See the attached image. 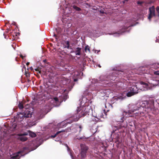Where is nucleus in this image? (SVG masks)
Instances as JSON below:
<instances>
[{"label":"nucleus","mask_w":159,"mask_h":159,"mask_svg":"<svg viewBox=\"0 0 159 159\" xmlns=\"http://www.w3.org/2000/svg\"><path fill=\"white\" fill-rule=\"evenodd\" d=\"M139 110L137 115L143 116L145 113L152 112L154 114H156L158 112V109L154 107V102L153 101H144L136 105L132 106L131 109L128 111L127 113L129 115L134 112L135 111Z\"/></svg>","instance_id":"obj_1"},{"label":"nucleus","mask_w":159,"mask_h":159,"mask_svg":"<svg viewBox=\"0 0 159 159\" xmlns=\"http://www.w3.org/2000/svg\"><path fill=\"white\" fill-rule=\"evenodd\" d=\"M113 131L111 132V134L113 135V138L115 143L119 144L121 143L120 139V133L119 129H121V127L120 126L112 125Z\"/></svg>","instance_id":"obj_2"},{"label":"nucleus","mask_w":159,"mask_h":159,"mask_svg":"<svg viewBox=\"0 0 159 159\" xmlns=\"http://www.w3.org/2000/svg\"><path fill=\"white\" fill-rule=\"evenodd\" d=\"M82 108L81 107H78V109L77 110V114H76V116L78 115V117H77V118L75 120V121H77L78 120L80 117H81L83 116H85L86 115H89V114L90 112V111H92V110L89 109L88 108H86L84 111L82 110Z\"/></svg>","instance_id":"obj_3"},{"label":"nucleus","mask_w":159,"mask_h":159,"mask_svg":"<svg viewBox=\"0 0 159 159\" xmlns=\"http://www.w3.org/2000/svg\"><path fill=\"white\" fill-rule=\"evenodd\" d=\"M32 114L30 111L27 110L25 113H18L17 115V117L20 121H22L24 118L30 117L32 116Z\"/></svg>","instance_id":"obj_4"},{"label":"nucleus","mask_w":159,"mask_h":159,"mask_svg":"<svg viewBox=\"0 0 159 159\" xmlns=\"http://www.w3.org/2000/svg\"><path fill=\"white\" fill-rule=\"evenodd\" d=\"M130 116H131L129 115L127 111H124L121 114H120L116 116V120L117 122H122L125 119V118Z\"/></svg>","instance_id":"obj_5"},{"label":"nucleus","mask_w":159,"mask_h":159,"mask_svg":"<svg viewBox=\"0 0 159 159\" xmlns=\"http://www.w3.org/2000/svg\"><path fill=\"white\" fill-rule=\"evenodd\" d=\"M28 150V148L27 147H24L23 148L21 151L11 155V158L13 159H19L20 157L19 154H20L21 156L24 155L27 153V152H26L25 151Z\"/></svg>","instance_id":"obj_6"},{"label":"nucleus","mask_w":159,"mask_h":159,"mask_svg":"<svg viewBox=\"0 0 159 159\" xmlns=\"http://www.w3.org/2000/svg\"><path fill=\"white\" fill-rule=\"evenodd\" d=\"M81 152L80 154L82 158H85L86 155V153L89 149L88 147L84 144H80Z\"/></svg>","instance_id":"obj_7"},{"label":"nucleus","mask_w":159,"mask_h":159,"mask_svg":"<svg viewBox=\"0 0 159 159\" xmlns=\"http://www.w3.org/2000/svg\"><path fill=\"white\" fill-rule=\"evenodd\" d=\"M149 13L148 17V19L150 20L153 16H155V10L154 6H152L149 8Z\"/></svg>","instance_id":"obj_8"},{"label":"nucleus","mask_w":159,"mask_h":159,"mask_svg":"<svg viewBox=\"0 0 159 159\" xmlns=\"http://www.w3.org/2000/svg\"><path fill=\"white\" fill-rule=\"evenodd\" d=\"M129 90L131 92H134L135 94L138 93L137 91L138 90L137 87L136 86L133 85L129 87Z\"/></svg>","instance_id":"obj_9"},{"label":"nucleus","mask_w":159,"mask_h":159,"mask_svg":"<svg viewBox=\"0 0 159 159\" xmlns=\"http://www.w3.org/2000/svg\"><path fill=\"white\" fill-rule=\"evenodd\" d=\"M53 105L55 107H58L60 105V102L59 101L58 98L57 97L53 98Z\"/></svg>","instance_id":"obj_10"},{"label":"nucleus","mask_w":159,"mask_h":159,"mask_svg":"<svg viewBox=\"0 0 159 159\" xmlns=\"http://www.w3.org/2000/svg\"><path fill=\"white\" fill-rule=\"evenodd\" d=\"M81 48L78 47L76 48L75 52L76 55H80L81 54Z\"/></svg>","instance_id":"obj_11"},{"label":"nucleus","mask_w":159,"mask_h":159,"mask_svg":"<svg viewBox=\"0 0 159 159\" xmlns=\"http://www.w3.org/2000/svg\"><path fill=\"white\" fill-rule=\"evenodd\" d=\"M18 139L22 142H24L26 141L27 140L28 138L26 137L22 136H19Z\"/></svg>","instance_id":"obj_12"},{"label":"nucleus","mask_w":159,"mask_h":159,"mask_svg":"<svg viewBox=\"0 0 159 159\" xmlns=\"http://www.w3.org/2000/svg\"><path fill=\"white\" fill-rule=\"evenodd\" d=\"M128 92L127 93L126 95L128 97H130L132 95L135 94L134 93V92H132L128 90Z\"/></svg>","instance_id":"obj_13"},{"label":"nucleus","mask_w":159,"mask_h":159,"mask_svg":"<svg viewBox=\"0 0 159 159\" xmlns=\"http://www.w3.org/2000/svg\"><path fill=\"white\" fill-rule=\"evenodd\" d=\"M84 51L86 52H90V47L88 45H87L85 46L84 48Z\"/></svg>","instance_id":"obj_14"},{"label":"nucleus","mask_w":159,"mask_h":159,"mask_svg":"<svg viewBox=\"0 0 159 159\" xmlns=\"http://www.w3.org/2000/svg\"><path fill=\"white\" fill-rule=\"evenodd\" d=\"M65 132V130H62L61 131H58L55 134H54V135H51V137L52 138H55L58 134H59L60 133L62 132Z\"/></svg>","instance_id":"obj_15"},{"label":"nucleus","mask_w":159,"mask_h":159,"mask_svg":"<svg viewBox=\"0 0 159 159\" xmlns=\"http://www.w3.org/2000/svg\"><path fill=\"white\" fill-rule=\"evenodd\" d=\"M18 107L20 109H21L23 108V103L22 102H19Z\"/></svg>","instance_id":"obj_16"},{"label":"nucleus","mask_w":159,"mask_h":159,"mask_svg":"<svg viewBox=\"0 0 159 159\" xmlns=\"http://www.w3.org/2000/svg\"><path fill=\"white\" fill-rule=\"evenodd\" d=\"M72 7L73 8H74L75 10L76 11H80L81 10V9L79 7H77V6H76L75 5H74L73 6H72Z\"/></svg>","instance_id":"obj_17"},{"label":"nucleus","mask_w":159,"mask_h":159,"mask_svg":"<svg viewBox=\"0 0 159 159\" xmlns=\"http://www.w3.org/2000/svg\"><path fill=\"white\" fill-rule=\"evenodd\" d=\"M66 46H65V48H69L70 46V42L68 41L66 42Z\"/></svg>","instance_id":"obj_18"},{"label":"nucleus","mask_w":159,"mask_h":159,"mask_svg":"<svg viewBox=\"0 0 159 159\" xmlns=\"http://www.w3.org/2000/svg\"><path fill=\"white\" fill-rule=\"evenodd\" d=\"M30 135L31 137H35L36 136V134L35 133H34V132H31L30 133Z\"/></svg>","instance_id":"obj_19"},{"label":"nucleus","mask_w":159,"mask_h":159,"mask_svg":"<svg viewBox=\"0 0 159 159\" xmlns=\"http://www.w3.org/2000/svg\"><path fill=\"white\" fill-rule=\"evenodd\" d=\"M130 26V25H129L128 26H124L122 27V30H127L128 28V27Z\"/></svg>","instance_id":"obj_20"},{"label":"nucleus","mask_w":159,"mask_h":159,"mask_svg":"<svg viewBox=\"0 0 159 159\" xmlns=\"http://www.w3.org/2000/svg\"><path fill=\"white\" fill-rule=\"evenodd\" d=\"M144 2L143 1H138L137 2V3L138 5H139L140 6H142V5L143 3Z\"/></svg>","instance_id":"obj_21"},{"label":"nucleus","mask_w":159,"mask_h":159,"mask_svg":"<svg viewBox=\"0 0 159 159\" xmlns=\"http://www.w3.org/2000/svg\"><path fill=\"white\" fill-rule=\"evenodd\" d=\"M156 11L158 13L157 16L158 17H159V7L157 6V7L156 8Z\"/></svg>","instance_id":"obj_22"},{"label":"nucleus","mask_w":159,"mask_h":159,"mask_svg":"<svg viewBox=\"0 0 159 159\" xmlns=\"http://www.w3.org/2000/svg\"><path fill=\"white\" fill-rule=\"evenodd\" d=\"M28 135V133H25L22 134H19L18 135L19 136H24L25 135Z\"/></svg>","instance_id":"obj_23"},{"label":"nucleus","mask_w":159,"mask_h":159,"mask_svg":"<svg viewBox=\"0 0 159 159\" xmlns=\"http://www.w3.org/2000/svg\"><path fill=\"white\" fill-rule=\"evenodd\" d=\"M25 74L27 78L30 77V74L29 72H25Z\"/></svg>","instance_id":"obj_24"},{"label":"nucleus","mask_w":159,"mask_h":159,"mask_svg":"<svg viewBox=\"0 0 159 159\" xmlns=\"http://www.w3.org/2000/svg\"><path fill=\"white\" fill-rule=\"evenodd\" d=\"M128 1L129 0H123V1H122L121 2L125 4V3H127L128 2Z\"/></svg>","instance_id":"obj_25"},{"label":"nucleus","mask_w":159,"mask_h":159,"mask_svg":"<svg viewBox=\"0 0 159 159\" xmlns=\"http://www.w3.org/2000/svg\"><path fill=\"white\" fill-rule=\"evenodd\" d=\"M76 139L79 140L82 139H84V137L82 136L81 137H78V138H77Z\"/></svg>","instance_id":"obj_26"},{"label":"nucleus","mask_w":159,"mask_h":159,"mask_svg":"<svg viewBox=\"0 0 159 159\" xmlns=\"http://www.w3.org/2000/svg\"><path fill=\"white\" fill-rule=\"evenodd\" d=\"M79 128H80V130H79V132H80V131H81V129H82V126H81V125H80V126H79Z\"/></svg>","instance_id":"obj_27"},{"label":"nucleus","mask_w":159,"mask_h":159,"mask_svg":"<svg viewBox=\"0 0 159 159\" xmlns=\"http://www.w3.org/2000/svg\"><path fill=\"white\" fill-rule=\"evenodd\" d=\"M85 4L86 5H87L88 6H90V4H89L88 3H85Z\"/></svg>","instance_id":"obj_28"},{"label":"nucleus","mask_w":159,"mask_h":159,"mask_svg":"<svg viewBox=\"0 0 159 159\" xmlns=\"http://www.w3.org/2000/svg\"><path fill=\"white\" fill-rule=\"evenodd\" d=\"M31 82V80H28V83L30 84V83ZM29 84H28V85H29Z\"/></svg>","instance_id":"obj_29"},{"label":"nucleus","mask_w":159,"mask_h":159,"mask_svg":"<svg viewBox=\"0 0 159 159\" xmlns=\"http://www.w3.org/2000/svg\"><path fill=\"white\" fill-rule=\"evenodd\" d=\"M100 13H102V14H103V13H104V12L103 11H102V10L101 11H100Z\"/></svg>","instance_id":"obj_30"},{"label":"nucleus","mask_w":159,"mask_h":159,"mask_svg":"<svg viewBox=\"0 0 159 159\" xmlns=\"http://www.w3.org/2000/svg\"><path fill=\"white\" fill-rule=\"evenodd\" d=\"M53 36H54V37H55V38H56V39H57V35H56V34H54Z\"/></svg>","instance_id":"obj_31"},{"label":"nucleus","mask_w":159,"mask_h":159,"mask_svg":"<svg viewBox=\"0 0 159 159\" xmlns=\"http://www.w3.org/2000/svg\"><path fill=\"white\" fill-rule=\"evenodd\" d=\"M155 73H156V74L157 75H159V71L156 72H155Z\"/></svg>","instance_id":"obj_32"},{"label":"nucleus","mask_w":159,"mask_h":159,"mask_svg":"<svg viewBox=\"0 0 159 159\" xmlns=\"http://www.w3.org/2000/svg\"><path fill=\"white\" fill-rule=\"evenodd\" d=\"M20 56L22 58V59H23L24 57L21 54L20 55Z\"/></svg>","instance_id":"obj_33"},{"label":"nucleus","mask_w":159,"mask_h":159,"mask_svg":"<svg viewBox=\"0 0 159 159\" xmlns=\"http://www.w3.org/2000/svg\"><path fill=\"white\" fill-rule=\"evenodd\" d=\"M77 80H78L77 79H74V81H75V82L77 81Z\"/></svg>","instance_id":"obj_34"},{"label":"nucleus","mask_w":159,"mask_h":159,"mask_svg":"<svg viewBox=\"0 0 159 159\" xmlns=\"http://www.w3.org/2000/svg\"><path fill=\"white\" fill-rule=\"evenodd\" d=\"M30 70H33V67H30Z\"/></svg>","instance_id":"obj_35"},{"label":"nucleus","mask_w":159,"mask_h":159,"mask_svg":"<svg viewBox=\"0 0 159 159\" xmlns=\"http://www.w3.org/2000/svg\"><path fill=\"white\" fill-rule=\"evenodd\" d=\"M29 64H30V62H27L26 63V65H27V66H28V65H29Z\"/></svg>","instance_id":"obj_36"},{"label":"nucleus","mask_w":159,"mask_h":159,"mask_svg":"<svg viewBox=\"0 0 159 159\" xmlns=\"http://www.w3.org/2000/svg\"><path fill=\"white\" fill-rule=\"evenodd\" d=\"M35 70L36 71H38L39 70V69H38V68H36V69H35Z\"/></svg>","instance_id":"obj_37"},{"label":"nucleus","mask_w":159,"mask_h":159,"mask_svg":"<svg viewBox=\"0 0 159 159\" xmlns=\"http://www.w3.org/2000/svg\"><path fill=\"white\" fill-rule=\"evenodd\" d=\"M38 71V73H39V74H41V71H40V70H39Z\"/></svg>","instance_id":"obj_38"},{"label":"nucleus","mask_w":159,"mask_h":159,"mask_svg":"<svg viewBox=\"0 0 159 159\" xmlns=\"http://www.w3.org/2000/svg\"><path fill=\"white\" fill-rule=\"evenodd\" d=\"M96 51H97V53H98L99 52H100V51L99 50V51H98V50H95V53L96 52Z\"/></svg>","instance_id":"obj_39"},{"label":"nucleus","mask_w":159,"mask_h":159,"mask_svg":"<svg viewBox=\"0 0 159 159\" xmlns=\"http://www.w3.org/2000/svg\"><path fill=\"white\" fill-rule=\"evenodd\" d=\"M141 83H142V84H145V83L144 82H141Z\"/></svg>","instance_id":"obj_40"},{"label":"nucleus","mask_w":159,"mask_h":159,"mask_svg":"<svg viewBox=\"0 0 159 159\" xmlns=\"http://www.w3.org/2000/svg\"><path fill=\"white\" fill-rule=\"evenodd\" d=\"M98 66L99 67V68H101V66H100V65L99 64L98 65Z\"/></svg>","instance_id":"obj_41"},{"label":"nucleus","mask_w":159,"mask_h":159,"mask_svg":"<svg viewBox=\"0 0 159 159\" xmlns=\"http://www.w3.org/2000/svg\"><path fill=\"white\" fill-rule=\"evenodd\" d=\"M32 104L33 105H34V102L33 101H32Z\"/></svg>","instance_id":"obj_42"},{"label":"nucleus","mask_w":159,"mask_h":159,"mask_svg":"<svg viewBox=\"0 0 159 159\" xmlns=\"http://www.w3.org/2000/svg\"><path fill=\"white\" fill-rule=\"evenodd\" d=\"M108 105H109V106H110V107H112V106L110 104H108Z\"/></svg>","instance_id":"obj_43"},{"label":"nucleus","mask_w":159,"mask_h":159,"mask_svg":"<svg viewBox=\"0 0 159 159\" xmlns=\"http://www.w3.org/2000/svg\"><path fill=\"white\" fill-rule=\"evenodd\" d=\"M71 157L72 158H73V156L72 155H71Z\"/></svg>","instance_id":"obj_44"},{"label":"nucleus","mask_w":159,"mask_h":159,"mask_svg":"<svg viewBox=\"0 0 159 159\" xmlns=\"http://www.w3.org/2000/svg\"><path fill=\"white\" fill-rule=\"evenodd\" d=\"M43 61H44V62H45V61H46V60H43Z\"/></svg>","instance_id":"obj_45"},{"label":"nucleus","mask_w":159,"mask_h":159,"mask_svg":"<svg viewBox=\"0 0 159 159\" xmlns=\"http://www.w3.org/2000/svg\"><path fill=\"white\" fill-rule=\"evenodd\" d=\"M105 107H107V105L106 104L105 105Z\"/></svg>","instance_id":"obj_46"},{"label":"nucleus","mask_w":159,"mask_h":159,"mask_svg":"<svg viewBox=\"0 0 159 159\" xmlns=\"http://www.w3.org/2000/svg\"><path fill=\"white\" fill-rule=\"evenodd\" d=\"M107 111H109V110H107Z\"/></svg>","instance_id":"obj_47"},{"label":"nucleus","mask_w":159,"mask_h":159,"mask_svg":"<svg viewBox=\"0 0 159 159\" xmlns=\"http://www.w3.org/2000/svg\"><path fill=\"white\" fill-rule=\"evenodd\" d=\"M56 30H57V29H56Z\"/></svg>","instance_id":"obj_48"},{"label":"nucleus","mask_w":159,"mask_h":159,"mask_svg":"<svg viewBox=\"0 0 159 159\" xmlns=\"http://www.w3.org/2000/svg\"><path fill=\"white\" fill-rule=\"evenodd\" d=\"M15 128H16V127H14V129H15Z\"/></svg>","instance_id":"obj_49"},{"label":"nucleus","mask_w":159,"mask_h":159,"mask_svg":"<svg viewBox=\"0 0 159 159\" xmlns=\"http://www.w3.org/2000/svg\"><path fill=\"white\" fill-rule=\"evenodd\" d=\"M27 106H29L28 105H27Z\"/></svg>","instance_id":"obj_50"}]
</instances>
